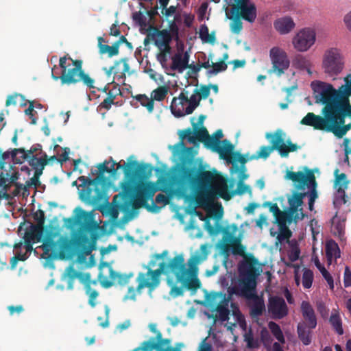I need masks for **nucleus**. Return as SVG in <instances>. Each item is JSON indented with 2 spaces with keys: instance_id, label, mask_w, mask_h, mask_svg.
I'll use <instances>...</instances> for the list:
<instances>
[{
  "instance_id": "obj_1",
  "label": "nucleus",
  "mask_w": 351,
  "mask_h": 351,
  "mask_svg": "<svg viewBox=\"0 0 351 351\" xmlns=\"http://www.w3.org/2000/svg\"><path fill=\"white\" fill-rule=\"evenodd\" d=\"M65 226L73 229L78 226V230L71 232V239L60 237L57 241L55 238L59 232L53 229L47 230L43 238V247L47 252H60L61 254L71 256L76 251L89 255L95 249V241L98 238L99 224L94 220L93 212H88L78 206L73 210V215L64 219Z\"/></svg>"
},
{
  "instance_id": "obj_2",
  "label": "nucleus",
  "mask_w": 351,
  "mask_h": 351,
  "mask_svg": "<svg viewBox=\"0 0 351 351\" xmlns=\"http://www.w3.org/2000/svg\"><path fill=\"white\" fill-rule=\"evenodd\" d=\"M171 182L180 196H184L189 189L194 190L198 203H205L216 197L225 200L232 197L226 180L217 172L205 170L202 165L198 168L182 166L172 177Z\"/></svg>"
},
{
  "instance_id": "obj_3",
  "label": "nucleus",
  "mask_w": 351,
  "mask_h": 351,
  "mask_svg": "<svg viewBox=\"0 0 351 351\" xmlns=\"http://www.w3.org/2000/svg\"><path fill=\"white\" fill-rule=\"evenodd\" d=\"M167 267L174 273L177 282H180L188 290L195 293L201 287L202 284L197 274L191 272L186 267L182 255H178L168 265L162 262L159 268L155 270L148 268L146 273L140 272L136 278L137 290L140 291L145 287L149 291L155 289L160 285V276Z\"/></svg>"
},
{
  "instance_id": "obj_4",
  "label": "nucleus",
  "mask_w": 351,
  "mask_h": 351,
  "mask_svg": "<svg viewBox=\"0 0 351 351\" xmlns=\"http://www.w3.org/2000/svg\"><path fill=\"white\" fill-rule=\"evenodd\" d=\"M121 188V193L114 195L113 202L124 213L132 215L136 210L143 206L149 211L156 213L159 210L160 207L154 202L152 206L147 204V199H152L156 191L152 183H142L136 187L130 183H122Z\"/></svg>"
},
{
  "instance_id": "obj_5",
  "label": "nucleus",
  "mask_w": 351,
  "mask_h": 351,
  "mask_svg": "<svg viewBox=\"0 0 351 351\" xmlns=\"http://www.w3.org/2000/svg\"><path fill=\"white\" fill-rule=\"evenodd\" d=\"M311 86L315 103L324 105L322 109L324 117L313 112H308L300 121V124L313 127L315 130L330 132L336 101L326 86V82L314 81L311 82Z\"/></svg>"
},
{
  "instance_id": "obj_6",
  "label": "nucleus",
  "mask_w": 351,
  "mask_h": 351,
  "mask_svg": "<svg viewBox=\"0 0 351 351\" xmlns=\"http://www.w3.org/2000/svg\"><path fill=\"white\" fill-rule=\"evenodd\" d=\"M258 260L254 255H249L241 261L238 266L239 277L232 279V285L227 288L230 295L250 299L256 293V278L259 276Z\"/></svg>"
},
{
  "instance_id": "obj_7",
  "label": "nucleus",
  "mask_w": 351,
  "mask_h": 351,
  "mask_svg": "<svg viewBox=\"0 0 351 351\" xmlns=\"http://www.w3.org/2000/svg\"><path fill=\"white\" fill-rule=\"evenodd\" d=\"M59 65L62 69L60 76L52 75L55 80H60L61 84L71 85L82 82L89 88H93L95 80L91 78L82 69V61L73 60L66 56L61 57L59 60Z\"/></svg>"
},
{
  "instance_id": "obj_8",
  "label": "nucleus",
  "mask_w": 351,
  "mask_h": 351,
  "mask_svg": "<svg viewBox=\"0 0 351 351\" xmlns=\"http://www.w3.org/2000/svg\"><path fill=\"white\" fill-rule=\"evenodd\" d=\"M282 135L281 130H277L274 134L267 133L265 136L267 139H269L271 146H261L256 154L250 156L249 160H258L260 158L265 160L274 150L278 151L281 157L286 158L290 152H295L300 148V146L293 143L289 139L285 143Z\"/></svg>"
},
{
  "instance_id": "obj_9",
  "label": "nucleus",
  "mask_w": 351,
  "mask_h": 351,
  "mask_svg": "<svg viewBox=\"0 0 351 351\" xmlns=\"http://www.w3.org/2000/svg\"><path fill=\"white\" fill-rule=\"evenodd\" d=\"M304 172L287 171L285 178L297 184L298 189H304L305 186L308 188L310 191L304 192L302 194H306V197L308 196L309 199L315 201L318 197V194L317 184L314 172L306 167L304 168Z\"/></svg>"
},
{
  "instance_id": "obj_10",
  "label": "nucleus",
  "mask_w": 351,
  "mask_h": 351,
  "mask_svg": "<svg viewBox=\"0 0 351 351\" xmlns=\"http://www.w3.org/2000/svg\"><path fill=\"white\" fill-rule=\"evenodd\" d=\"M79 179L85 185L82 193V197L85 201L97 204L106 197V190L101 182V177L97 176L94 179H90L82 176Z\"/></svg>"
},
{
  "instance_id": "obj_11",
  "label": "nucleus",
  "mask_w": 351,
  "mask_h": 351,
  "mask_svg": "<svg viewBox=\"0 0 351 351\" xmlns=\"http://www.w3.org/2000/svg\"><path fill=\"white\" fill-rule=\"evenodd\" d=\"M188 91H182L178 97H173L170 106L172 113L178 117L191 114L199 106L201 99L194 93L188 97Z\"/></svg>"
},
{
  "instance_id": "obj_12",
  "label": "nucleus",
  "mask_w": 351,
  "mask_h": 351,
  "mask_svg": "<svg viewBox=\"0 0 351 351\" xmlns=\"http://www.w3.org/2000/svg\"><path fill=\"white\" fill-rule=\"evenodd\" d=\"M351 117V110L344 106L335 103L330 131L339 138H342L351 128V125H345V119Z\"/></svg>"
},
{
  "instance_id": "obj_13",
  "label": "nucleus",
  "mask_w": 351,
  "mask_h": 351,
  "mask_svg": "<svg viewBox=\"0 0 351 351\" xmlns=\"http://www.w3.org/2000/svg\"><path fill=\"white\" fill-rule=\"evenodd\" d=\"M195 118H192L193 121ZM192 125L193 129L189 128L182 130H180L178 132L180 142L177 146H183V141L187 139L190 143H195V141L203 143L204 146L208 149L209 143V134L207 129L202 126L201 128L197 127V124L192 121Z\"/></svg>"
},
{
  "instance_id": "obj_14",
  "label": "nucleus",
  "mask_w": 351,
  "mask_h": 351,
  "mask_svg": "<svg viewBox=\"0 0 351 351\" xmlns=\"http://www.w3.org/2000/svg\"><path fill=\"white\" fill-rule=\"evenodd\" d=\"M324 72L332 77L341 73L343 62L339 49L331 48L326 51L322 62Z\"/></svg>"
},
{
  "instance_id": "obj_15",
  "label": "nucleus",
  "mask_w": 351,
  "mask_h": 351,
  "mask_svg": "<svg viewBox=\"0 0 351 351\" xmlns=\"http://www.w3.org/2000/svg\"><path fill=\"white\" fill-rule=\"evenodd\" d=\"M223 136L221 130H218L213 136H209L208 149L218 153L221 158L228 160L233 153L234 145L227 139L221 141Z\"/></svg>"
},
{
  "instance_id": "obj_16",
  "label": "nucleus",
  "mask_w": 351,
  "mask_h": 351,
  "mask_svg": "<svg viewBox=\"0 0 351 351\" xmlns=\"http://www.w3.org/2000/svg\"><path fill=\"white\" fill-rule=\"evenodd\" d=\"M344 84L335 89L330 84L326 86L336 103L344 106L351 110V74H348L344 78Z\"/></svg>"
},
{
  "instance_id": "obj_17",
  "label": "nucleus",
  "mask_w": 351,
  "mask_h": 351,
  "mask_svg": "<svg viewBox=\"0 0 351 351\" xmlns=\"http://www.w3.org/2000/svg\"><path fill=\"white\" fill-rule=\"evenodd\" d=\"M132 169H127L125 170V180L122 183H130L135 185L138 180L148 179L152 172V167L149 164H138L136 160L130 162Z\"/></svg>"
},
{
  "instance_id": "obj_18",
  "label": "nucleus",
  "mask_w": 351,
  "mask_h": 351,
  "mask_svg": "<svg viewBox=\"0 0 351 351\" xmlns=\"http://www.w3.org/2000/svg\"><path fill=\"white\" fill-rule=\"evenodd\" d=\"M269 56L272 63V67L269 73H274L278 76H281L289 68L290 62L287 53L278 47L270 49Z\"/></svg>"
},
{
  "instance_id": "obj_19",
  "label": "nucleus",
  "mask_w": 351,
  "mask_h": 351,
  "mask_svg": "<svg viewBox=\"0 0 351 351\" xmlns=\"http://www.w3.org/2000/svg\"><path fill=\"white\" fill-rule=\"evenodd\" d=\"M156 324L151 323L149 324V328L151 332L156 335L155 337H151L147 341H143L140 346L136 348L132 351H154L161 346H169L171 340L167 338H163L160 331L157 330Z\"/></svg>"
},
{
  "instance_id": "obj_20",
  "label": "nucleus",
  "mask_w": 351,
  "mask_h": 351,
  "mask_svg": "<svg viewBox=\"0 0 351 351\" xmlns=\"http://www.w3.org/2000/svg\"><path fill=\"white\" fill-rule=\"evenodd\" d=\"M222 233L223 234V240L225 243L231 242L232 252L234 255H239L245 258L252 254H245V247L242 245L241 239L238 237H234V234L237 232L238 227L236 224L233 223L230 226L221 228Z\"/></svg>"
},
{
  "instance_id": "obj_21",
  "label": "nucleus",
  "mask_w": 351,
  "mask_h": 351,
  "mask_svg": "<svg viewBox=\"0 0 351 351\" xmlns=\"http://www.w3.org/2000/svg\"><path fill=\"white\" fill-rule=\"evenodd\" d=\"M315 41V32L309 29L299 32L293 40L294 47L300 51H307Z\"/></svg>"
},
{
  "instance_id": "obj_22",
  "label": "nucleus",
  "mask_w": 351,
  "mask_h": 351,
  "mask_svg": "<svg viewBox=\"0 0 351 351\" xmlns=\"http://www.w3.org/2000/svg\"><path fill=\"white\" fill-rule=\"evenodd\" d=\"M148 36L154 41L158 49L171 47L172 35L168 29L160 30L156 27H151L148 32Z\"/></svg>"
},
{
  "instance_id": "obj_23",
  "label": "nucleus",
  "mask_w": 351,
  "mask_h": 351,
  "mask_svg": "<svg viewBox=\"0 0 351 351\" xmlns=\"http://www.w3.org/2000/svg\"><path fill=\"white\" fill-rule=\"evenodd\" d=\"M268 311L274 319H282L288 315V307L285 300L281 297L274 296L269 298Z\"/></svg>"
},
{
  "instance_id": "obj_24",
  "label": "nucleus",
  "mask_w": 351,
  "mask_h": 351,
  "mask_svg": "<svg viewBox=\"0 0 351 351\" xmlns=\"http://www.w3.org/2000/svg\"><path fill=\"white\" fill-rule=\"evenodd\" d=\"M230 14L247 21L250 23H253L256 18V8L255 5H240L239 6H232L230 10Z\"/></svg>"
},
{
  "instance_id": "obj_25",
  "label": "nucleus",
  "mask_w": 351,
  "mask_h": 351,
  "mask_svg": "<svg viewBox=\"0 0 351 351\" xmlns=\"http://www.w3.org/2000/svg\"><path fill=\"white\" fill-rule=\"evenodd\" d=\"M305 197L306 194L295 192L292 196L288 199L289 205V210L295 215L294 221H295L298 219H303L305 217L302 208H299V207L303 204V199Z\"/></svg>"
},
{
  "instance_id": "obj_26",
  "label": "nucleus",
  "mask_w": 351,
  "mask_h": 351,
  "mask_svg": "<svg viewBox=\"0 0 351 351\" xmlns=\"http://www.w3.org/2000/svg\"><path fill=\"white\" fill-rule=\"evenodd\" d=\"M301 312L306 325L310 329H313L317 326V319L314 309L307 301H302L301 304Z\"/></svg>"
},
{
  "instance_id": "obj_27",
  "label": "nucleus",
  "mask_w": 351,
  "mask_h": 351,
  "mask_svg": "<svg viewBox=\"0 0 351 351\" xmlns=\"http://www.w3.org/2000/svg\"><path fill=\"white\" fill-rule=\"evenodd\" d=\"M274 25L280 34H286L294 28L295 23L291 17L285 16L276 20Z\"/></svg>"
},
{
  "instance_id": "obj_28",
  "label": "nucleus",
  "mask_w": 351,
  "mask_h": 351,
  "mask_svg": "<svg viewBox=\"0 0 351 351\" xmlns=\"http://www.w3.org/2000/svg\"><path fill=\"white\" fill-rule=\"evenodd\" d=\"M19 154H21V158L23 160L27 159L28 155L26 154V150L24 148H15L12 150L2 152L0 149V169H3L5 160L11 156L12 159H15Z\"/></svg>"
},
{
  "instance_id": "obj_29",
  "label": "nucleus",
  "mask_w": 351,
  "mask_h": 351,
  "mask_svg": "<svg viewBox=\"0 0 351 351\" xmlns=\"http://www.w3.org/2000/svg\"><path fill=\"white\" fill-rule=\"evenodd\" d=\"M189 55L185 52L184 56L180 53H176L172 58L171 69L173 70L183 71L186 68H191V66L189 64Z\"/></svg>"
},
{
  "instance_id": "obj_30",
  "label": "nucleus",
  "mask_w": 351,
  "mask_h": 351,
  "mask_svg": "<svg viewBox=\"0 0 351 351\" xmlns=\"http://www.w3.org/2000/svg\"><path fill=\"white\" fill-rule=\"evenodd\" d=\"M338 169L335 171V185L337 186V192L341 194V199L343 204L348 202L345 190L348 189L349 182L346 180V175L343 173L338 175Z\"/></svg>"
},
{
  "instance_id": "obj_31",
  "label": "nucleus",
  "mask_w": 351,
  "mask_h": 351,
  "mask_svg": "<svg viewBox=\"0 0 351 351\" xmlns=\"http://www.w3.org/2000/svg\"><path fill=\"white\" fill-rule=\"evenodd\" d=\"M252 300V304L250 306V315L252 317H258L261 316L265 308L264 301L259 298L256 293H254V296L250 298Z\"/></svg>"
},
{
  "instance_id": "obj_32",
  "label": "nucleus",
  "mask_w": 351,
  "mask_h": 351,
  "mask_svg": "<svg viewBox=\"0 0 351 351\" xmlns=\"http://www.w3.org/2000/svg\"><path fill=\"white\" fill-rule=\"evenodd\" d=\"M233 295H226L223 292H217L210 295V304L212 306L217 304L216 306H223L228 308L229 303Z\"/></svg>"
},
{
  "instance_id": "obj_33",
  "label": "nucleus",
  "mask_w": 351,
  "mask_h": 351,
  "mask_svg": "<svg viewBox=\"0 0 351 351\" xmlns=\"http://www.w3.org/2000/svg\"><path fill=\"white\" fill-rule=\"evenodd\" d=\"M200 251V254L195 255L189 260V265L191 268V270H190V271L194 274H196V265L199 264L200 262L206 260L208 254V247L206 244H203L201 245Z\"/></svg>"
},
{
  "instance_id": "obj_34",
  "label": "nucleus",
  "mask_w": 351,
  "mask_h": 351,
  "mask_svg": "<svg viewBox=\"0 0 351 351\" xmlns=\"http://www.w3.org/2000/svg\"><path fill=\"white\" fill-rule=\"evenodd\" d=\"M295 215L289 209L280 210L276 216H274L276 222L278 227H285L288 224H291L294 220Z\"/></svg>"
},
{
  "instance_id": "obj_35",
  "label": "nucleus",
  "mask_w": 351,
  "mask_h": 351,
  "mask_svg": "<svg viewBox=\"0 0 351 351\" xmlns=\"http://www.w3.org/2000/svg\"><path fill=\"white\" fill-rule=\"evenodd\" d=\"M326 256L329 264L331 263L333 258L340 257V250L337 243L333 240H329L326 242L325 246Z\"/></svg>"
},
{
  "instance_id": "obj_36",
  "label": "nucleus",
  "mask_w": 351,
  "mask_h": 351,
  "mask_svg": "<svg viewBox=\"0 0 351 351\" xmlns=\"http://www.w3.org/2000/svg\"><path fill=\"white\" fill-rule=\"evenodd\" d=\"M307 326L305 322H300L297 327L298 337L305 346L311 343V331L310 328L307 329Z\"/></svg>"
},
{
  "instance_id": "obj_37",
  "label": "nucleus",
  "mask_w": 351,
  "mask_h": 351,
  "mask_svg": "<svg viewBox=\"0 0 351 351\" xmlns=\"http://www.w3.org/2000/svg\"><path fill=\"white\" fill-rule=\"evenodd\" d=\"M132 99L139 102L140 104L146 108L149 113H152L154 109V102L152 97H149L145 94H138L132 96Z\"/></svg>"
},
{
  "instance_id": "obj_38",
  "label": "nucleus",
  "mask_w": 351,
  "mask_h": 351,
  "mask_svg": "<svg viewBox=\"0 0 351 351\" xmlns=\"http://www.w3.org/2000/svg\"><path fill=\"white\" fill-rule=\"evenodd\" d=\"M293 64L295 68L306 70L308 74H311V62L306 57L298 55L293 59Z\"/></svg>"
},
{
  "instance_id": "obj_39",
  "label": "nucleus",
  "mask_w": 351,
  "mask_h": 351,
  "mask_svg": "<svg viewBox=\"0 0 351 351\" xmlns=\"http://www.w3.org/2000/svg\"><path fill=\"white\" fill-rule=\"evenodd\" d=\"M169 92V87L166 85L159 86L151 93L153 101H162L167 97Z\"/></svg>"
},
{
  "instance_id": "obj_40",
  "label": "nucleus",
  "mask_w": 351,
  "mask_h": 351,
  "mask_svg": "<svg viewBox=\"0 0 351 351\" xmlns=\"http://www.w3.org/2000/svg\"><path fill=\"white\" fill-rule=\"evenodd\" d=\"M314 263L316 267L319 270L324 278L326 280L328 284L330 289H334V281L332 276L330 273L326 270V269L319 262L317 258H315Z\"/></svg>"
},
{
  "instance_id": "obj_41",
  "label": "nucleus",
  "mask_w": 351,
  "mask_h": 351,
  "mask_svg": "<svg viewBox=\"0 0 351 351\" xmlns=\"http://www.w3.org/2000/svg\"><path fill=\"white\" fill-rule=\"evenodd\" d=\"M109 276L112 280H117L119 285H124L128 283L130 278L132 276V274L130 275L121 274L114 271L112 267H110Z\"/></svg>"
},
{
  "instance_id": "obj_42",
  "label": "nucleus",
  "mask_w": 351,
  "mask_h": 351,
  "mask_svg": "<svg viewBox=\"0 0 351 351\" xmlns=\"http://www.w3.org/2000/svg\"><path fill=\"white\" fill-rule=\"evenodd\" d=\"M329 322L338 335L343 334L342 321L338 313H332L330 317Z\"/></svg>"
},
{
  "instance_id": "obj_43",
  "label": "nucleus",
  "mask_w": 351,
  "mask_h": 351,
  "mask_svg": "<svg viewBox=\"0 0 351 351\" xmlns=\"http://www.w3.org/2000/svg\"><path fill=\"white\" fill-rule=\"evenodd\" d=\"M268 326L276 339L280 343H285V337L279 325L274 322H270Z\"/></svg>"
},
{
  "instance_id": "obj_44",
  "label": "nucleus",
  "mask_w": 351,
  "mask_h": 351,
  "mask_svg": "<svg viewBox=\"0 0 351 351\" xmlns=\"http://www.w3.org/2000/svg\"><path fill=\"white\" fill-rule=\"evenodd\" d=\"M280 232L277 236V239L279 242H282L285 240H287V243L291 244L295 241V240L289 241V238L292 235L291 231L289 230L288 226L279 227Z\"/></svg>"
},
{
  "instance_id": "obj_45",
  "label": "nucleus",
  "mask_w": 351,
  "mask_h": 351,
  "mask_svg": "<svg viewBox=\"0 0 351 351\" xmlns=\"http://www.w3.org/2000/svg\"><path fill=\"white\" fill-rule=\"evenodd\" d=\"M313 272L309 269H304L302 274V286L304 289L311 287L313 281Z\"/></svg>"
},
{
  "instance_id": "obj_46",
  "label": "nucleus",
  "mask_w": 351,
  "mask_h": 351,
  "mask_svg": "<svg viewBox=\"0 0 351 351\" xmlns=\"http://www.w3.org/2000/svg\"><path fill=\"white\" fill-rule=\"evenodd\" d=\"M228 18L232 20V22L230 23L231 31L234 34H239L243 29V23L241 21V19L238 17V16H234L232 14H230V16H228Z\"/></svg>"
},
{
  "instance_id": "obj_47",
  "label": "nucleus",
  "mask_w": 351,
  "mask_h": 351,
  "mask_svg": "<svg viewBox=\"0 0 351 351\" xmlns=\"http://www.w3.org/2000/svg\"><path fill=\"white\" fill-rule=\"evenodd\" d=\"M99 53L101 55L107 53L109 58H112L119 54V49L114 43L112 46L108 45L101 46V50L99 51Z\"/></svg>"
},
{
  "instance_id": "obj_48",
  "label": "nucleus",
  "mask_w": 351,
  "mask_h": 351,
  "mask_svg": "<svg viewBox=\"0 0 351 351\" xmlns=\"http://www.w3.org/2000/svg\"><path fill=\"white\" fill-rule=\"evenodd\" d=\"M244 341L247 343V348L250 349L257 348L258 343L254 339V335L251 328L244 335Z\"/></svg>"
},
{
  "instance_id": "obj_49",
  "label": "nucleus",
  "mask_w": 351,
  "mask_h": 351,
  "mask_svg": "<svg viewBox=\"0 0 351 351\" xmlns=\"http://www.w3.org/2000/svg\"><path fill=\"white\" fill-rule=\"evenodd\" d=\"M228 68L227 64L223 61L212 62V69L208 71V75H216L219 72L225 71Z\"/></svg>"
},
{
  "instance_id": "obj_50",
  "label": "nucleus",
  "mask_w": 351,
  "mask_h": 351,
  "mask_svg": "<svg viewBox=\"0 0 351 351\" xmlns=\"http://www.w3.org/2000/svg\"><path fill=\"white\" fill-rule=\"evenodd\" d=\"M86 293L88 295V304L91 307H95L96 305L95 300L99 295L97 291L92 289L90 285H86L85 286Z\"/></svg>"
},
{
  "instance_id": "obj_51",
  "label": "nucleus",
  "mask_w": 351,
  "mask_h": 351,
  "mask_svg": "<svg viewBox=\"0 0 351 351\" xmlns=\"http://www.w3.org/2000/svg\"><path fill=\"white\" fill-rule=\"evenodd\" d=\"M110 162V160L108 161L105 160L104 162L98 165L97 167L100 174H104V173L107 172L109 173L111 176H115V170L113 165H111L110 167H108V165Z\"/></svg>"
},
{
  "instance_id": "obj_52",
  "label": "nucleus",
  "mask_w": 351,
  "mask_h": 351,
  "mask_svg": "<svg viewBox=\"0 0 351 351\" xmlns=\"http://www.w3.org/2000/svg\"><path fill=\"white\" fill-rule=\"evenodd\" d=\"M159 53L157 54L156 58L161 64H164L167 62V56L171 53V47H165L158 49Z\"/></svg>"
},
{
  "instance_id": "obj_53",
  "label": "nucleus",
  "mask_w": 351,
  "mask_h": 351,
  "mask_svg": "<svg viewBox=\"0 0 351 351\" xmlns=\"http://www.w3.org/2000/svg\"><path fill=\"white\" fill-rule=\"evenodd\" d=\"M168 284L169 286H171V290H170V294L173 298H176L178 296L183 295L184 294V288L182 285V287H178L175 285H173L172 281L169 280Z\"/></svg>"
},
{
  "instance_id": "obj_54",
  "label": "nucleus",
  "mask_w": 351,
  "mask_h": 351,
  "mask_svg": "<svg viewBox=\"0 0 351 351\" xmlns=\"http://www.w3.org/2000/svg\"><path fill=\"white\" fill-rule=\"evenodd\" d=\"M43 229L44 225L39 224L32 225L29 229L33 232L37 242L40 241L43 236Z\"/></svg>"
},
{
  "instance_id": "obj_55",
  "label": "nucleus",
  "mask_w": 351,
  "mask_h": 351,
  "mask_svg": "<svg viewBox=\"0 0 351 351\" xmlns=\"http://www.w3.org/2000/svg\"><path fill=\"white\" fill-rule=\"evenodd\" d=\"M291 247V250L289 252V257L291 261H295L299 258L300 250L298 247L297 242L289 244Z\"/></svg>"
},
{
  "instance_id": "obj_56",
  "label": "nucleus",
  "mask_w": 351,
  "mask_h": 351,
  "mask_svg": "<svg viewBox=\"0 0 351 351\" xmlns=\"http://www.w3.org/2000/svg\"><path fill=\"white\" fill-rule=\"evenodd\" d=\"M79 273L77 272L73 266H69L66 268V276H68L69 280V288L72 289V283L75 278H77L79 276Z\"/></svg>"
},
{
  "instance_id": "obj_57",
  "label": "nucleus",
  "mask_w": 351,
  "mask_h": 351,
  "mask_svg": "<svg viewBox=\"0 0 351 351\" xmlns=\"http://www.w3.org/2000/svg\"><path fill=\"white\" fill-rule=\"evenodd\" d=\"M216 311L219 313V317L221 321L226 322L229 319L230 311L228 308L220 306H216Z\"/></svg>"
},
{
  "instance_id": "obj_58",
  "label": "nucleus",
  "mask_w": 351,
  "mask_h": 351,
  "mask_svg": "<svg viewBox=\"0 0 351 351\" xmlns=\"http://www.w3.org/2000/svg\"><path fill=\"white\" fill-rule=\"evenodd\" d=\"M194 92L197 94L200 99H206L208 97L210 92V86L208 85H202L199 90L195 89Z\"/></svg>"
},
{
  "instance_id": "obj_59",
  "label": "nucleus",
  "mask_w": 351,
  "mask_h": 351,
  "mask_svg": "<svg viewBox=\"0 0 351 351\" xmlns=\"http://www.w3.org/2000/svg\"><path fill=\"white\" fill-rule=\"evenodd\" d=\"M110 162H112V165H113V167H114V170H115V176L117 175V171L119 169H123L124 170V174L125 175V170L127 169H132V166L130 165V162H129L128 163H124L123 165H121V162H117L115 160H114L112 159V157L110 158Z\"/></svg>"
},
{
  "instance_id": "obj_60",
  "label": "nucleus",
  "mask_w": 351,
  "mask_h": 351,
  "mask_svg": "<svg viewBox=\"0 0 351 351\" xmlns=\"http://www.w3.org/2000/svg\"><path fill=\"white\" fill-rule=\"evenodd\" d=\"M221 228H223L222 226H219L217 228V230H215L213 226L211 225L210 222V220L209 219H206L205 221H204V228L209 232L210 234L211 235H215V234H217L218 233H219V232H222V229Z\"/></svg>"
},
{
  "instance_id": "obj_61",
  "label": "nucleus",
  "mask_w": 351,
  "mask_h": 351,
  "mask_svg": "<svg viewBox=\"0 0 351 351\" xmlns=\"http://www.w3.org/2000/svg\"><path fill=\"white\" fill-rule=\"evenodd\" d=\"M121 63H123V68L122 71H121V75H120V77H125V73L128 72L129 70H130V66H129V64L128 63L127 58H122V59H121L119 60H117L115 62V66H117V67L118 66H119V64Z\"/></svg>"
},
{
  "instance_id": "obj_62",
  "label": "nucleus",
  "mask_w": 351,
  "mask_h": 351,
  "mask_svg": "<svg viewBox=\"0 0 351 351\" xmlns=\"http://www.w3.org/2000/svg\"><path fill=\"white\" fill-rule=\"evenodd\" d=\"M44 161L47 162L46 159L43 158V157L37 158L35 156H32L29 161V165L35 169L41 167V163Z\"/></svg>"
},
{
  "instance_id": "obj_63",
  "label": "nucleus",
  "mask_w": 351,
  "mask_h": 351,
  "mask_svg": "<svg viewBox=\"0 0 351 351\" xmlns=\"http://www.w3.org/2000/svg\"><path fill=\"white\" fill-rule=\"evenodd\" d=\"M263 206L264 207H268L269 211L273 213L274 216H276L280 211V209L279 208L276 203L266 202L263 204Z\"/></svg>"
},
{
  "instance_id": "obj_64",
  "label": "nucleus",
  "mask_w": 351,
  "mask_h": 351,
  "mask_svg": "<svg viewBox=\"0 0 351 351\" xmlns=\"http://www.w3.org/2000/svg\"><path fill=\"white\" fill-rule=\"evenodd\" d=\"M343 284L345 287H349L351 286V271L348 266L346 267L344 271Z\"/></svg>"
}]
</instances>
